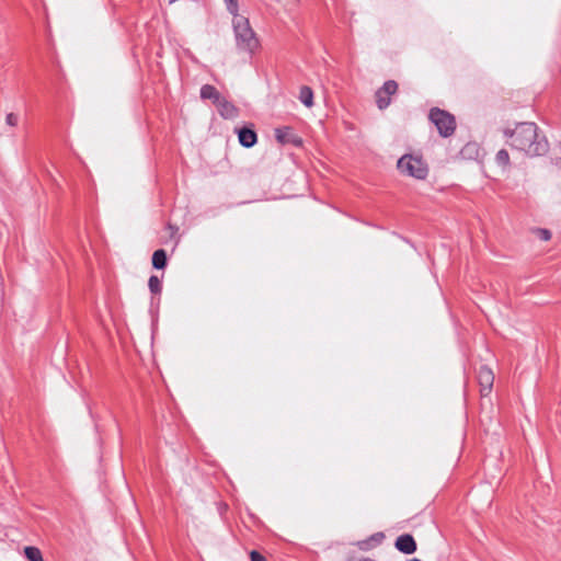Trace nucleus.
I'll return each mask as SVG.
<instances>
[{"mask_svg":"<svg viewBox=\"0 0 561 561\" xmlns=\"http://www.w3.org/2000/svg\"><path fill=\"white\" fill-rule=\"evenodd\" d=\"M219 114L226 119H232L238 116V108L225 98L220 99V102L216 104Z\"/></svg>","mask_w":561,"mask_h":561,"instance_id":"nucleus-8","label":"nucleus"},{"mask_svg":"<svg viewBox=\"0 0 561 561\" xmlns=\"http://www.w3.org/2000/svg\"><path fill=\"white\" fill-rule=\"evenodd\" d=\"M275 137L278 142L285 145V144H293L295 146H301L302 140L300 137L295 135L289 127H282L277 128L275 130Z\"/></svg>","mask_w":561,"mask_h":561,"instance_id":"nucleus-6","label":"nucleus"},{"mask_svg":"<svg viewBox=\"0 0 561 561\" xmlns=\"http://www.w3.org/2000/svg\"><path fill=\"white\" fill-rule=\"evenodd\" d=\"M538 234H539V238L543 241H548L551 238V232L547 229H539Z\"/></svg>","mask_w":561,"mask_h":561,"instance_id":"nucleus-20","label":"nucleus"},{"mask_svg":"<svg viewBox=\"0 0 561 561\" xmlns=\"http://www.w3.org/2000/svg\"><path fill=\"white\" fill-rule=\"evenodd\" d=\"M5 123L12 127L16 126L19 123V116L14 113H9L5 117Z\"/></svg>","mask_w":561,"mask_h":561,"instance_id":"nucleus-19","label":"nucleus"},{"mask_svg":"<svg viewBox=\"0 0 561 561\" xmlns=\"http://www.w3.org/2000/svg\"><path fill=\"white\" fill-rule=\"evenodd\" d=\"M431 122L437 127L438 133L443 137H448L456 129L455 117L448 112L434 107L430 112Z\"/></svg>","mask_w":561,"mask_h":561,"instance_id":"nucleus-4","label":"nucleus"},{"mask_svg":"<svg viewBox=\"0 0 561 561\" xmlns=\"http://www.w3.org/2000/svg\"><path fill=\"white\" fill-rule=\"evenodd\" d=\"M503 135L511 139L510 146L513 149L523 151L529 157L542 156L549 149L546 136L539 133L538 126L533 122L517 123L513 129L505 128Z\"/></svg>","mask_w":561,"mask_h":561,"instance_id":"nucleus-1","label":"nucleus"},{"mask_svg":"<svg viewBox=\"0 0 561 561\" xmlns=\"http://www.w3.org/2000/svg\"><path fill=\"white\" fill-rule=\"evenodd\" d=\"M299 100L305 106L311 107L313 105L312 90L307 85L301 87L299 91Z\"/></svg>","mask_w":561,"mask_h":561,"instance_id":"nucleus-12","label":"nucleus"},{"mask_svg":"<svg viewBox=\"0 0 561 561\" xmlns=\"http://www.w3.org/2000/svg\"><path fill=\"white\" fill-rule=\"evenodd\" d=\"M201 98L203 100H211L213 103L216 105L218 102H220V99L222 98L220 93L217 91V89L210 84H204L201 88Z\"/></svg>","mask_w":561,"mask_h":561,"instance_id":"nucleus-10","label":"nucleus"},{"mask_svg":"<svg viewBox=\"0 0 561 561\" xmlns=\"http://www.w3.org/2000/svg\"><path fill=\"white\" fill-rule=\"evenodd\" d=\"M376 102H377V105L380 110H383L386 107L389 106L390 104V99H389V95H386V94H381V93H376Z\"/></svg>","mask_w":561,"mask_h":561,"instance_id":"nucleus-16","label":"nucleus"},{"mask_svg":"<svg viewBox=\"0 0 561 561\" xmlns=\"http://www.w3.org/2000/svg\"><path fill=\"white\" fill-rule=\"evenodd\" d=\"M397 167L402 174L424 180L428 174L426 163L419 157L404 154L398 160Z\"/></svg>","mask_w":561,"mask_h":561,"instance_id":"nucleus-3","label":"nucleus"},{"mask_svg":"<svg viewBox=\"0 0 561 561\" xmlns=\"http://www.w3.org/2000/svg\"><path fill=\"white\" fill-rule=\"evenodd\" d=\"M239 142L245 148H251L255 145L257 137L253 129L243 127L238 131Z\"/></svg>","mask_w":561,"mask_h":561,"instance_id":"nucleus-9","label":"nucleus"},{"mask_svg":"<svg viewBox=\"0 0 561 561\" xmlns=\"http://www.w3.org/2000/svg\"><path fill=\"white\" fill-rule=\"evenodd\" d=\"M394 546L400 552H403L405 554H411L416 550V542L414 538L409 534L399 536L396 540Z\"/></svg>","mask_w":561,"mask_h":561,"instance_id":"nucleus-7","label":"nucleus"},{"mask_svg":"<svg viewBox=\"0 0 561 561\" xmlns=\"http://www.w3.org/2000/svg\"><path fill=\"white\" fill-rule=\"evenodd\" d=\"M149 289L152 294H160L162 289V283L156 275H151L148 280Z\"/></svg>","mask_w":561,"mask_h":561,"instance_id":"nucleus-15","label":"nucleus"},{"mask_svg":"<svg viewBox=\"0 0 561 561\" xmlns=\"http://www.w3.org/2000/svg\"><path fill=\"white\" fill-rule=\"evenodd\" d=\"M167 265V252L163 249L156 250L152 254V266L162 270Z\"/></svg>","mask_w":561,"mask_h":561,"instance_id":"nucleus-11","label":"nucleus"},{"mask_svg":"<svg viewBox=\"0 0 561 561\" xmlns=\"http://www.w3.org/2000/svg\"><path fill=\"white\" fill-rule=\"evenodd\" d=\"M227 7V10L229 13H231L233 16L238 15V0H224Z\"/></svg>","mask_w":561,"mask_h":561,"instance_id":"nucleus-18","label":"nucleus"},{"mask_svg":"<svg viewBox=\"0 0 561 561\" xmlns=\"http://www.w3.org/2000/svg\"><path fill=\"white\" fill-rule=\"evenodd\" d=\"M232 25L237 47L243 51H254L259 46V41L250 26L249 20L238 14L233 16Z\"/></svg>","mask_w":561,"mask_h":561,"instance_id":"nucleus-2","label":"nucleus"},{"mask_svg":"<svg viewBox=\"0 0 561 561\" xmlns=\"http://www.w3.org/2000/svg\"><path fill=\"white\" fill-rule=\"evenodd\" d=\"M24 553L30 561H44L41 550L36 547H25Z\"/></svg>","mask_w":561,"mask_h":561,"instance_id":"nucleus-13","label":"nucleus"},{"mask_svg":"<svg viewBox=\"0 0 561 561\" xmlns=\"http://www.w3.org/2000/svg\"><path fill=\"white\" fill-rule=\"evenodd\" d=\"M496 162L501 165H506L510 162V156L508 152L505 149H501L496 153Z\"/></svg>","mask_w":561,"mask_h":561,"instance_id":"nucleus-17","label":"nucleus"},{"mask_svg":"<svg viewBox=\"0 0 561 561\" xmlns=\"http://www.w3.org/2000/svg\"><path fill=\"white\" fill-rule=\"evenodd\" d=\"M250 559H251V561H267L265 559V557H263L260 552L254 551V550L251 551Z\"/></svg>","mask_w":561,"mask_h":561,"instance_id":"nucleus-21","label":"nucleus"},{"mask_svg":"<svg viewBox=\"0 0 561 561\" xmlns=\"http://www.w3.org/2000/svg\"><path fill=\"white\" fill-rule=\"evenodd\" d=\"M398 90V83L393 80H388L383 83L381 89H379L377 92L386 95H392Z\"/></svg>","mask_w":561,"mask_h":561,"instance_id":"nucleus-14","label":"nucleus"},{"mask_svg":"<svg viewBox=\"0 0 561 561\" xmlns=\"http://www.w3.org/2000/svg\"><path fill=\"white\" fill-rule=\"evenodd\" d=\"M478 380L483 396L488 394L493 386L494 375L486 366H481L478 371Z\"/></svg>","mask_w":561,"mask_h":561,"instance_id":"nucleus-5","label":"nucleus"}]
</instances>
